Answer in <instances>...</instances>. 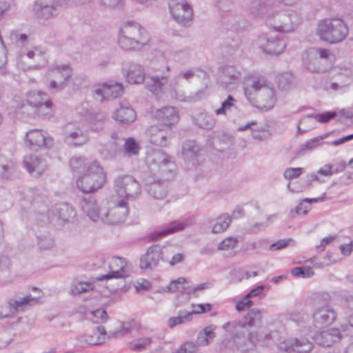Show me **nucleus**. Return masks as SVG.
<instances>
[{
	"label": "nucleus",
	"instance_id": "39448f33",
	"mask_svg": "<svg viewBox=\"0 0 353 353\" xmlns=\"http://www.w3.org/2000/svg\"><path fill=\"white\" fill-rule=\"evenodd\" d=\"M128 211V202L125 200L112 201L101 214V221L110 225L122 223L125 221Z\"/></svg>",
	"mask_w": 353,
	"mask_h": 353
},
{
	"label": "nucleus",
	"instance_id": "6e6552de",
	"mask_svg": "<svg viewBox=\"0 0 353 353\" xmlns=\"http://www.w3.org/2000/svg\"><path fill=\"white\" fill-rule=\"evenodd\" d=\"M169 8L174 19L182 26H187L193 17V10L185 0H170Z\"/></svg>",
	"mask_w": 353,
	"mask_h": 353
},
{
	"label": "nucleus",
	"instance_id": "4d7b16f0",
	"mask_svg": "<svg viewBox=\"0 0 353 353\" xmlns=\"http://www.w3.org/2000/svg\"><path fill=\"white\" fill-rule=\"evenodd\" d=\"M236 100L232 95H228L227 99L222 102L221 108L216 109L214 112L216 115H226L228 111H230L235 106Z\"/></svg>",
	"mask_w": 353,
	"mask_h": 353
},
{
	"label": "nucleus",
	"instance_id": "a878e982",
	"mask_svg": "<svg viewBox=\"0 0 353 353\" xmlns=\"http://www.w3.org/2000/svg\"><path fill=\"white\" fill-rule=\"evenodd\" d=\"M121 34H125L130 37L134 38L138 43L145 45L148 40V34L146 30L140 24L135 22H130L123 26L121 29Z\"/></svg>",
	"mask_w": 353,
	"mask_h": 353
},
{
	"label": "nucleus",
	"instance_id": "a211bd4d",
	"mask_svg": "<svg viewBox=\"0 0 353 353\" xmlns=\"http://www.w3.org/2000/svg\"><path fill=\"white\" fill-rule=\"evenodd\" d=\"M163 257V248L159 245H153L148 248L146 253L140 259V268L143 270H152L158 265Z\"/></svg>",
	"mask_w": 353,
	"mask_h": 353
},
{
	"label": "nucleus",
	"instance_id": "338daca9",
	"mask_svg": "<svg viewBox=\"0 0 353 353\" xmlns=\"http://www.w3.org/2000/svg\"><path fill=\"white\" fill-rule=\"evenodd\" d=\"M151 341V338H141L136 340L134 342L131 343L130 347L134 351H141L143 350L147 345L150 344Z\"/></svg>",
	"mask_w": 353,
	"mask_h": 353
},
{
	"label": "nucleus",
	"instance_id": "f8f14e48",
	"mask_svg": "<svg viewBox=\"0 0 353 353\" xmlns=\"http://www.w3.org/2000/svg\"><path fill=\"white\" fill-rule=\"evenodd\" d=\"M145 135L152 144L165 147L171 137L172 131L167 127H163L159 124H154L146 130Z\"/></svg>",
	"mask_w": 353,
	"mask_h": 353
},
{
	"label": "nucleus",
	"instance_id": "9b49d317",
	"mask_svg": "<svg viewBox=\"0 0 353 353\" xmlns=\"http://www.w3.org/2000/svg\"><path fill=\"white\" fill-rule=\"evenodd\" d=\"M278 347L285 353H308L314 346L306 338H290L281 342Z\"/></svg>",
	"mask_w": 353,
	"mask_h": 353
},
{
	"label": "nucleus",
	"instance_id": "c756f323",
	"mask_svg": "<svg viewBox=\"0 0 353 353\" xmlns=\"http://www.w3.org/2000/svg\"><path fill=\"white\" fill-rule=\"evenodd\" d=\"M201 147L194 141H185L182 145V154L185 161L197 163V159L201 155Z\"/></svg>",
	"mask_w": 353,
	"mask_h": 353
},
{
	"label": "nucleus",
	"instance_id": "2eb2a0df",
	"mask_svg": "<svg viewBox=\"0 0 353 353\" xmlns=\"http://www.w3.org/2000/svg\"><path fill=\"white\" fill-rule=\"evenodd\" d=\"M241 77V72L236 67L226 65L219 68L218 81L225 89L230 88V85L238 83Z\"/></svg>",
	"mask_w": 353,
	"mask_h": 353
},
{
	"label": "nucleus",
	"instance_id": "7ed1b4c3",
	"mask_svg": "<svg viewBox=\"0 0 353 353\" xmlns=\"http://www.w3.org/2000/svg\"><path fill=\"white\" fill-rule=\"evenodd\" d=\"M248 85L253 90L256 106L261 110H270L276 102L273 88L266 84L263 79L254 77L248 80Z\"/></svg>",
	"mask_w": 353,
	"mask_h": 353
},
{
	"label": "nucleus",
	"instance_id": "864d4df0",
	"mask_svg": "<svg viewBox=\"0 0 353 353\" xmlns=\"http://www.w3.org/2000/svg\"><path fill=\"white\" fill-rule=\"evenodd\" d=\"M188 285V282L184 277H179L176 280L172 281L165 288H162L161 292H174L181 287L183 290V286Z\"/></svg>",
	"mask_w": 353,
	"mask_h": 353
},
{
	"label": "nucleus",
	"instance_id": "cd10ccee",
	"mask_svg": "<svg viewBox=\"0 0 353 353\" xmlns=\"http://www.w3.org/2000/svg\"><path fill=\"white\" fill-rule=\"evenodd\" d=\"M260 47L267 54H279L285 48V43L274 37L263 36L259 39Z\"/></svg>",
	"mask_w": 353,
	"mask_h": 353
},
{
	"label": "nucleus",
	"instance_id": "412c9836",
	"mask_svg": "<svg viewBox=\"0 0 353 353\" xmlns=\"http://www.w3.org/2000/svg\"><path fill=\"white\" fill-rule=\"evenodd\" d=\"M23 164L28 172L33 176H39L47 168L46 160L37 154L26 155Z\"/></svg>",
	"mask_w": 353,
	"mask_h": 353
},
{
	"label": "nucleus",
	"instance_id": "2f4dec72",
	"mask_svg": "<svg viewBox=\"0 0 353 353\" xmlns=\"http://www.w3.org/2000/svg\"><path fill=\"white\" fill-rule=\"evenodd\" d=\"M152 172L154 174L155 178L168 181L172 179L175 175L176 164L170 157L168 161H165L157 169L156 172Z\"/></svg>",
	"mask_w": 353,
	"mask_h": 353
},
{
	"label": "nucleus",
	"instance_id": "603ef678",
	"mask_svg": "<svg viewBox=\"0 0 353 353\" xmlns=\"http://www.w3.org/2000/svg\"><path fill=\"white\" fill-rule=\"evenodd\" d=\"M196 76L200 78H207V73L199 68L190 69L185 71H181L177 76V79H184L186 80L191 79L193 77Z\"/></svg>",
	"mask_w": 353,
	"mask_h": 353
},
{
	"label": "nucleus",
	"instance_id": "c03bdc74",
	"mask_svg": "<svg viewBox=\"0 0 353 353\" xmlns=\"http://www.w3.org/2000/svg\"><path fill=\"white\" fill-rule=\"evenodd\" d=\"M47 94L38 90L30 91L27 97V103L29 106L36 108L37 106L49 100Z\"/></svg>",
	"mask_w": 353,
	"mask_h": 353
},
{
	"label": "nucleus",
	"instance_id": "6ab92c4d",
	"mask_svg": "<svg viewBox=\"0 0 353 353\" xmlns=\"http://www.w3.org/2000/svg\"><path fill=\"white\" fill-rule=\"evenodd\" d=\"M122 73L130 83H141L145 79L143 67L137 63L126 62L123 63Z\"/></svg>",
	"mask_w": 353,
	"mask_h": 353
},
{
	"label": "nucleus",
	"instance_id": "13d9d810",
	"mask_svg": "<svg viewBox=\"0 0 353 353\" xmlns=\"http://www.w3.org/2000/svg\"><path fill=\"white\" fill-rule=\"evenodd\" d=\"M336 115V112L327 111L321 114H310L307 116V119L310 120L314 119L318 122L325 123L334 119Z\"/></svg>",
	"mask_w": 353,
	"mask_h": 353
},
{
	"label": "nucleus",
	"instance_id": "69168bd1",
	"mask_svg": "<svg viewBox=\"0 0 353 353\" xmlns=\"http://www.w3.org/2000/svg\"><path fill=\"white\" fill-rule=\"evenodd\" d=\"M90 314L94 318L91 319L94 323H104L108 318L106 311L102 308L91 311Z\"/></svg>",
	"mask_w": 353,
	"mask_h": 353
},
{
	"label": "nucleus",
	"instance_id": "dca6fc26",
	"mask_svg": "<svg viewBox=\"0 0 353 353\" xmlns=\"http://www.w3.org/2000/svg\"><path fill=\"white\" fill-rule=\"evenodd\" d=\"M153 117L159 124L171 130L172 127L178 123L179 115L178 111L172 106H165L153 112Z\"/></svg>",
	"mask_w": 353,
	"mask_h": 353
},
{
	"label": "nucleus",
	"instance_id": "e433bc0d",
	"mask_svg": "<svg viewBox=\"0 0 353 353\" xmlns=\"http://www.w3.org/2000/svg\"><path fill=\"white\" fill-rule=\"evenodd\" d=\"M276 81L279 90L288 92L296 86L294 76L290 72H283L276 76Z\"/></svg>",
	"mask_w": 353,
	"mask_h": 353
},
{
	"label": "nucleus",
	"instance_id": "de8ad7c7",
	"mask_svg": "<svg viewBox=\"0 0 353 353\" xmlns=\"http://www.w3.org/2000/svg\"><path fill=\"white\" fill-rule=\"evenodd\" d=\"M86 159L83 157H72L70 161V165L74 173H85L89 165Z\"/></svg>",
	"mask_w": 353,
	"mask_h": 353
},
{
	"label": "nucleus",
	"instance_id": "f03ea898",
	"mask_svg": "<svg viewBox=\"0 0 353 353\" xmlns=\"http://www.w3.org/2000/svg\"><path fill=\"white\" fill-rule=\"evenodd\" d=\"M301 23L300 14L294 10H282L269 15L266 25L279 32L294 31Z\"/></svg>",
	"mask_w": 353,
	"mask_h": 353
},
{
	"label": "nucleus",
	"instance_id": "c9c22d12",
	"mask_svg": "<svg viewBox=\"0 0 353 353\" xmlns=\"http://www.w3.org/2000/svg\"><path fill=\"white\" fill-rule=\"evenodd\" d=\"M113 117L121 123H130L135 120L136 113L131 107L121 105L115 110Z\"/></svg>",
	"mask_w": 353,
	"mask_h": 353
},
{
	"label": "nucleus",
	"instance_id": "b1692460",
	"mask_svg": "<svg viewBox=\"0 0 353 353\" xmlns=\"http://www.w3.org/2000/svg\"><path fill=\"white\" fill-rule=\"evenodd\" d=\"M248 9L252 15L263 17L265 21L275 11L272 0H252Z\"/></svg>",
	"mask_w": 353,
	"mask_h": 353
},
{
	"label": "nucleus",
	"instance_id": "bb28decb",
	"mask_svg": "<svg viewBox=\"0 0 353 353\" xmlns=\"http://www.w3.org/2000/svg\"><path fill=\"white\" fill-rule=\"evenodd\" d=\"M343 337V334L338 328H330L316 333L314 336L315 341L320 345L330 347L339 343Z\"/></svg>",
	"mask_w": 353,
	"mask_h": 353
},
{
	"label": "nucleus",
	"instance_id": "774afa93",
	"mask_svg": "<svg viewBox=\"0 0 353 353\" xmlns=\"http://www.w3.org/2000/svg\"><path fill=\"white\" fill-rule=\"evenodd\" d=\"M197 350L194 342L188 341L184 343L175 353H196Z\"/></svg>",
	"mask_w": 353,
	"mask_h": 353
},
{
	"label": "nucleus",
	"instance_id": "f257e3e1",
	"mask_svg": "<svg viewBox=\"0 0 353 353\" xmlns=\"http://www.w3.org/2000/svg\"><path fill=\"white\" fill-rule=\"evenodd\" d=\"M349 29L340 18H327L318 23L316 34L320 39L330 43L343 41L348 34Z\"/></svg>",
	"mask_w": 353,
	"mask_h": 353
},
{
	"label": "nucleus",
	"instance_id": "3c124183",
	"mask_svg": "<svg viewBox=\"0 0 353 353\" xmlns=\"http://www.w3.org/2000/svg\"><path fill=\"white\" fill-rule=\"evenodd\" d=\"M245 328L243 322L234 321L231 322L225 323L223 325V329L228 332L230 335L233 336H238L239 334L241 333V330Z\"/></svg>",
	"mask_w": 353,
	"mask_h": 353
},
{
	"label": "nucleus",
	"instance_id": "09e8293b",
	"mask_svg": "<svg viewBox=\"0 0 353 353\" xmlns=\"http://www.w3.org/2000/svg\"><path fill=\"white\" fill-rule=\"evenodd\" d=\"M192 317L189 311L180 310L178 312L177 316L170 317L168 320V325L170 328H173L176 325L190 321Z\"/></svg>",
	"mask_w": 353,
	"mask_h": 353
},
{
	"label": "nucleus",
	"instance_id": "0e129e2a",
	"mask_svg": "<svg viewBox=\"0 0 353 353\" xmlns=\"http://www.w3.org/2000/svg\"><path fill=\"white\" fill-rule=\"evenodd\" d=\"M133 323H134L133 321L123 323L121 326V329H119L117 331H114V332H110L108 335V337L109 339L112 338V337L116 338L118 336H123L128 334V333L130 332V330L132 328V324Z\"/></svg>",
	"mask_w": 353,
	"mask_h": 353
},
{
	"label": "nucleus",
	"instance_id": "a18cd8bd",
	"mask_svg": "<svg viewBox=\"0 0 353 353\" xmlns=\"http://www.w3.org/2000/svg\"><path fill=\"white\" fill-rule=\"evenodd\" d=\"M34 112L39 117L49 119L54 114L53 103L50 99L46 101L34 108Z\"/></svg>",
	"mask_w": 353,
	"mask_h": 353
},
{
	"label": "nucleus",
	"instance_id": "0eeeda50",
	"mask_svg": "<svg viewBox=\"0 0 353 353\" xmlns=\"http://www.w3.org/2000/svg\"><path fill=\"white\" fill-rule=\"evenodd\" d=\"M48 76L52 79L49 88L55 92L66 86L67 81L72 76V69L68 64L52 65L48 71Z\"/></svg>",
	"mask_w": 353,
	"mask_h": 353
},
{
	"label": "nucleus",
	"instance_id": "4468645a",
	"mask_svg": "<svg viewBox=\"0 0 353 353\" xmlns=\"http://www.w3.org/2000/svg\"><path fill=\"white\" fill-rule=\"evenodd\" d=\"M145 188L149 195L155 199H163L168 193V181H162L153 176L144 178Z\"/></svg>",
	"mask_w": 353,
	"mask_h": 353
},
{
	"label": "nucleus",
	"instance_id": "8fccbe9b",
	"mask_svg": "<svg viewBox=\"0 0 353 353\" xmlns=\"http://www.w3.org/2000/svg\"><path fill=\"white\" fill-rule=\"evenodd\" d=\"M231 219L228 214H223L219 216L216 223L212 227V233H221L225 231L230 225Z\"/></svg>",
	"mask_w": 353,
	"mask_h": 353
},
{
	"label": "nucleus",
	"instance_id": "37998d69",
	"mask_svg": "<svg viewBox=\"0 0 353 353\" xmlns=\"http://www.w3.org/2000/svg\"><path fill=\"white\" fill-rule=\"evenodd\" d=\"M106 336L105 327L99 325L92 330V334L87 335L85 342L88 343V345H100L105 343Z\"/></svg>",
	"mask_w": 353,
	"mask_h": 353
},
{
	"label": "nucleus",
	"instance_id": "6e6d98bb",
	"mask_svg": "<svg viewBox=\"0 0 353 353\" xmlns=\"http://www.w3.org/2000/svg\"><path fill=\"white\" fill-rule=\"evenodd\" d=\"M125 153L130 155H137L140 150V145L132 137L127 138L123 145Z\"/></svg>",
	"mask_w": 353,
	"mask_h": 353
},
{
	"label": "nucleus",
	"instance_id": "473e14b6",
	"mask_svg": "<svg viewBox=\"0 0 353 353\" xmlns=\"http://www.w3.org/2000/svg\"><path fill=\"white\" fill-rule=\"evenodd\" d=\"M190 225V221L185 219L183 221H175L170 223L165 228L153 234V239L157 240L170 234L181 231Z\"/></svg>",
	"mask_w": 353,
	"mask_h": 353
},
{
	"label": "nucleus",
	"instance_id": "4be33fe9",
	"mask_svg": "<svg viewBox=\"0 0 353 353\" xmlns=\"http://www.w3.org/2000/svg\"><path fill=\"white\" fill-rule=\"evenodd\" d=\"M79 204L84 213L92 221L101 220V214L103 212V209L98 205L96 198L93 195L85 196L81 199Z\"/></svg>",
	"mask_w": 353,
	"mask_h": 353
},
{
	"label": "nucleus",
	"instance_id": "f704fd0d",
	"mask_svg": "<svg viewBox=\"0 0 353 353\" xmlns=\"http://www.w3.org/2000/svg\"><path fill=\"white\" fill-rule=\"evenodd\" d=\"M168 76L166 75H156L148 77L146 79V88L147 89L154 94H159L164 85L168 83Z\"/></svg>",
	"mask_w": 353,
	"mask_h": 353
},
{
	"label": "nucleus",
	"instance_id": "1a4fd4ad",
	"mask_svg": "<svg viewBox=\"0 0 353 353\" xmlns=\"http://www.w3.org/2000/svg\"><path fill=\"white\" fill-rule=\"evenodd\" d=\"M76 211L68 203L56 204L48 212L49 223H55L59 221L63 223L74 222L76 218Z\"/></svg>",
	"mask_w": 353,
	"mask_h": 353
},
{
	"label": "nucleus",
	"instance_id": "5fc2aeb1",
	"mask_svg": "<svg viewBox=\"0 0 353 353\" xmlns=\"http://www.w3.org/2000/svg\"><path fill=\"white\" fill-rule=\"evenodd\" d=\"M312 52L314 54L316 53V56L324 64H327L328 68L331 65V60L333 57V54L327 49L325 48H310Z\"/></svg>",
	"mask_w": 353,
	"mask_h": 353
},
{
	"label": "nucleus",
	"instance_id": "f3484780",
	"mask_svg": "<svg viewBox=\"0 0 353 353\" xmlns=\"http://www.w3.org/2000/svg\"><path fill=\"white\" fill-rule=\"evenodd\" d=\"M94 97L102 102L104 100L114 99L121 97L123 93V87L121 83L110 81L104 83L101 88L96 89Z\"/></svg>",
	"mask_w": 353,
	"mask_h": 353
},
{
	"label": "nucleus",
	"instance_id": "680f3d73",
	"mask_svg": "<svg viewBox=\"0 0 353 353\" xmlns=\"http://www.w3.org/2000/svg\"><path fill=\"white\" fill-rule=\"evenodd\" d=\"M92 288L93 285L90 282L78 281L73 283L71 288V292L73 294H80L86 292Z\"/></svg>",
	"mask_w": 353,
	"mask_h": 353
},
{
	"label": "nucleus",
	"instance_id": "4c0bfd02",
	"mask_svg": "<svg viewBox=\"0 0 353 353\" xmlns=\"http://www.w3.org/2000/svg\"><path fill=\"white\" fill-rule=\"evenodd\" d=\"M14 250L9 245H4L0 251V270L8 272L12 264Z\"/></svg>",
	"mask_w": 353,
	"mask_h": 353
},
{
	"label": "nucleus",
	"instance_id": "a19ab883",
	"mask_svg": "<svg viewBox=\"0 0 353 353\" xmlns=\"http://www.w3.org/2000/svg\"><path fill=\"white\" fill-rule=\"evenodd\" d=\"M16 166L14 163L4 156L0 155V176L6 179L14 177Z\"/></svg>",
	"mask_w": 353,
	"mask_h": 353
},
{
	"label": "nucleus",
	"instance_id": "58836bf2",
	"mask_svg": "<svg viewBox=\"0 0 353 353\" xmlns=\"http://www.w3.org/2000/svg\"><path fill=\"white\" fill-rule=\"evenodd\" d=\"M265 312L264 310L252 309L243 318V325L246 327H254L261 324Z\"/></svg>",
	"mask_w": 353,
	"mask_h": 353
},
{
	"label": "nucleus",
	"instance_id": "423d86ee",
	"mask_svg": "<svg viewBox=\"0 0 353 353\" xmlns=\"http://www.w3.org/2000/svg\"><path fill=\"white\" fill-rule=\"evenodd\" d=\"M114 189L120 199L132 200L141 193L139 183L130 175L117 176L114 180Z\"/></svg>",
	"mask_w": 353,
	"mask_h": 353
},
{
	"label": "nucleus",
	"instance_id": "bf43d9fd",
	"mask_svg": "<svg viewBox=\"0 0 353 353\" xmlns=\"http://www.w3.org/2000/svg\"><path fill=\"white\" fill-rule=\"evenodd\" d=\"M329 134L330 133H325L321 136L310 139L305 144L302 145L300 152L302 153H305L307 150H312L314 149L319 145H320V141L327 138L329 136Z\"/></svg>",
	"mask_w": 353,
	"mask_h": 353
},
{
	"label": "nucleus",
	"instance_id": "052dcab7",
	"mask_svg": "<svg viewBox=\"0 0 353 353\" xmlns=\"http://www.w3.org/2000/svg\"><path fill=\"white\" fill-rule=\"evenodd\" d=\"M54 240L48 235L37 236V247L40 250H48L53 248Z\"/></svg>",
	"mask_w": 353,
	"mask_h": 353
},
{
	"label": "nucleus",
	"instance_id": "9d476101",
	"mask_svg": "<svg viewBox=\"0 0 353 353\" xmlns=\"http://www.w3.org/2000/svg\"><path fill=\"white\" fill-rule=\"evenodd\" d=\"M6 303L8 311L6 314L0 312V319L12 317L18 312L19 309L36 305L38 303V298L33 297L31 294H28L23 297L15 296L14 297L8 299Z\"/></svg>",
	"mask_w": 353,
	"mask_h": 353
},
{
	"label": "nucleus",
	"instance_id": "72a5a7b5",
	"mask_svg": "<svg viewBox=\"0 0 353 353\" xmlns=\"http://www.w3.org/2000/svg\"><path fill=\"white\" fill-rule=\"evenodd\" d=\"M111 138L114 141L106 143L100 149L101 156L106 159L114 158L120 150L119 146L121 145V140L118 138L117 134L115 132L112 133Z\"/></svg>",
	"mask_w": 353,
	"mask_h": 353
},
{
	"label": "nucleus",
	"instance_id": "aec40b11",
	"mask_svg": "<svg viewBox=\"0 0 353 353\" xmlns=\"http://www.w3.org/2000/svg\"><path fill=\"white\" fill-rule=\"evenodd\" d=\"M26 144L32 150H38L52 145V140L39 130H31L26 134Z\"/></svg>",
	"mask_w": 353,
	"mask_h": 353
},
{
	"label": "nucleus",
	"instance_id": "393cba45",
	"mask_svg": "<svg viewBox=\"0 0 353 353\" xmlns=\"http://www.w3.org/2000/svg\"><path fill=\"white\" fill-rule=\"evenodd\" d=\"M59 9L53 1L48 3L46 1L38 0L34 2L32 11L38 18L48 19L56 16Z\"/></svg>",
	"mask_w": 353,
	"mask_h": 353
},
{
	"label": "nucleus",
	"instance_id": "c85d7f7f",
	"mask_svg": "<svg viewBox=\"0 0 353 353\" xmlns=\"http://www.w3.org/2000/svg\"><path fill=\"white\" fill-rule=\"evenodd\" d=\"M169 157L170 156L163 150L153 149L147 152L145 162L152 172H156L157 169L168 161Z\"/></svg>",
	"mask_w": 353,
	"mask_h": 353
},
{
	"label": "nucleus",
	"instance_id": "ddd939ff",
	"mask_svg": "<svg viewBox=\"0 0 353 353\" xmlns=\"http://www.w3.org/2000/svg\"><path fill=\"white\" fill-rule=\"evenodd\" d=\"M109 273L97 278L99 281L125 278L130 276V265L122 258L114 257L109 263Z\"/></svg>",
	"mask_w": 353,
	"mask_h": 353
},
{
	"label": "nucleus",
	"instance_id": "ea45409f",
	"mask_svg": "<svg viewBox=\"0 0 353 353\" xmlns=\"http://www.w3.org/2000/svg\"><path fill=\"white\" fill-rule=\"evenodd\" d=\"M88 137L81 130L77 129L74 132L65 133V142L70 146H79L85 143Z\"/></svg>",
	"mask_w": 353,
	"mask_h": 353
},
{
	"label": "nucleus",
	"instance_id": "5701e85b",
	"mask_svg": "<svg viewBox=\"0 0 353 353\" xmlns=\"http://www.w3.org/2000/svg\"><path fill=\"white\" fill-rule=\"evenodd\" d=\"M336 318V313L334 310L329 305H324L314 313V325L318 328L328 326L333 323Z\"/></svg>",
	"mask_w": 353,
	"mask_h": 353
},
{
	"label": "nucleus",
	"instance_id": "e2e57ef3",
	"mask_svg": "<svg viewBox=\"0 0 353 353\" xmlns=\"http://www.w3.org/2000/svg\"><path fill=\"white\" fill-rule=\"evenodd\" d=\"M292 274L296 277L310 278L314 272L310 266L296 267L292 270Z\"/></svg>",
	"mask_w": 353,
	"mask_h": 353
},
{
	"label": "nucleus",
	"instance_id": "49530a36",
	"mask_svg": "<svg viewBox=\"0 0 353 353\" xmlns=\"http://www.w3.org/2000/svg\"><path fill=\"white\" fill-rule=\"evenodd\" d=\"M195 123L201 128L210 130L214 128L215 119L206 113H200L195 118Z\"/></svg>",
	"mask_w": 353,
	"mask_h": 353
},
{
	"label": "nucleus",
	"instance_id": "7c9ffc66",
	"mask_svg": "<svg viewBox=\"0 0 353 353\" xmlns=\"http://www.w3.org/2000/svg\"><path fill=\"white\" fill-rule=\"evenodd\" d=\"M303 61L307 69L313 72H323L328 68L327 64H324L317 57L316 53L314 54L310 49L306 52L305 57H303Z\"/></svg>",
	"mask_w": 353,
	"mask_h": 353
},
{
	"label": "nucleus",
	"instance_id": "79ce46f5",
	"mask_svg": "<svg viewBox=\"0 0 353 353\" xmlns=\"http://www.w3.org/2000/svg\"><path fill=\"white\" fill-rule=\"evenodd\" d=\"M118 43L121 48L124 50H141L144 46V45L134 40V38L130 37L125 34H121V30L119 32Z\"/></svg>",
	"mask_w": 353,
	"mask_h": 353
},
{
	"label": "nucleus",
	"instance_id": "20e7f679",
	"mask_svg": "<svg viewBox=\"0 0 353 353\" xmlns=\"http://www.w3.org/2000/svg\"><path fill=\"white\" fill-rule=\"evenodd\" d=\"M105 174L99 164L90 163L84 174L77 180V187L84 193L92 192L103 185Z\"/></svg>",
	"mask_w": 353,
	"mask_h": 353
}]
</instances>
